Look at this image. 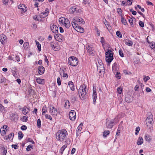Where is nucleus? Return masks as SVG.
Instances as JSON below:
<instances>
[{
  "label": "nucleus",
  "mask_w": 155,
  "mask_h": 155,
  "mask_svg": "<svg viewBox=\"0 0 155 155\" xmlns=\"http://www.w3.org/2000/svg\"><path fill=\"white\" fill-rule=\"evenodd\" d=\"M68 135L67 131L64 129L59 130L56 134L57 139L61 142L63 141Z\"/></svg>",
  "instance_id": "f257e3e1"
},
{
  "label": "nucleus",
  "mask_w": 155,
  "mask_h": 155,
  "mask_svg": "<svg viewBox=\"0 0 155 155\" xmlns=\"http://www.w3.org/2000/svg\"><path fill=\"white\" fill-rule=\"evenodd\" d=\"M88 91L87 88L85 84L81 85L78 90V94L80 97L83 100Z\"/></svg>",
  "instance_id": "f03ea898"
},
{
  "label": "nucleus",
  "mask_w": 155,
  "mask_h": 155,
  "mask_svg": "<svg viewBox=\"0 0 155 155\" xmlns=\"http://www.w3.org/2000/svg\"><path fill=\"white\" fill-rule=\"evenodd\" d=\"M113 49H108L105 53L106 61L109 63H110L114 59L113 52Z\"/></svg>",
  "instance_id": "7ed1b4c3"
},
{
  "label": "nucleus",
  "mask_w": 155,
  "mask_h": 155,
  "mask_svg": "<svg viewBox=\"0 0 155 155\" xmlns=\"http://www.w3.org/2000/svg\"><path fill=\"white\" fill-rule=\"evenodd\" d=\"M148 116L146 119V123L147 126L150 129L153 128V120L152 118L153 116L150 113H149L147 114Z\"/></svg>",
  "instance_id": "20e7f679"
},
{
  "label": "nucleus",
  "mask_w": 155,
  "mask_h": 155,
  "mask_svg": "<svg viewBox=\"0 0 155 155\" xmlns=\"http://www.w3.org/2000/svg\"><path fill=\"white\" fill-rule=\"evenodd\" d=\"M68 64L73 66H75L78 65V59L75 57H69L68 60Z\"/></svg>",
  "instance_id": "39448f33"
},
{
  "label": "nucleus",
  "mask_w": 155,
  "mask_h": 155,
  "mask_svg": "<svg viewBox=\"0 0 155 155\" xmlns=\"http://www.w3.org/2000/svg\"><path fill=\"white\" fill-rule=\"evenodd\" d=\"M118 121V118L117 117L115 118L114 121H107L106 123V127L108 128H111L114 124H116Z\"/></svg>",
  "instance_id": "423d86ee"
},
{
  "label": "nucleus",
  "mask_w": 155,
  "mask_h": 155,
  "mask_svg": "<svg viewBox=\"0 0 155 155\" xmlns=\"http://www.w3.org/2000/svg\"><path fill=\"white\" fill-rule=\"evenodd\" d=\"M49 113L51 115L54 116L57 115L58 113L57 110L54 107L50 106L49 107Z\"/></svg>",
  "instance_id": "0eeeda50"
},
{
  "label": "nucleus",
  "mask_w": 155,
  "mask_h": 155,
  "mask_svg": "<svg viewBox=\"0 0 155 155\" xmlns=\"http://www.w3.org/2000/svg\"><path fill=\"white\" fill-rule=\"evenodd\" d=\"M97 69L98 72L99 73L104 72V66L102 62H100V63H99V64L97 65Z\"/></svg>",
  "instance_id": "6e6552de"
},
{
  "label": "nucleus",
  "mask_w": 155,
  "mask_h": 155,
  "mask_svg": "<svg viewBox=\"0 0 155 155\" xmlns=\"http://www.w3.org/2000/svg\"><path fill=\"white\" fill-rule=\"evenodd\" d=\"M86 49L88 53H89L90 55L93 56L95 54V51L93 47L88 45L86 47Z\"/></svg>",
  "instance_id": "1a4fd4ad"
},
{
  "label": "nucleus",
  "mask_w": 155,
  "mask_h": 155,
  "mask_svg": "<svg viewBox=\"0 0 155 155\" xmlns=\"http://www.w3.org/2000/svg\"><path fill=\"white\" fill-rule=\"evenodd\" d=\"M69 115L70 119L72 121L74 120L76 118V112L74 110H71L69 113Z\"/></svg>",
  "instance_id": "9d476101"
},
{
  "label": "nucleus",
  "mask_w": 155,
  "mask_h": 155,
  "mask_svg": "<svg viewBox=\"0 0 155 155\" xmlns=\"http://www.w3.org/2000/svg\"><path fill=\"white\" fill-rule=\"evenodd\" d=\"M18 8L21 10V13H24L26 12L27 9L25 5L23 4H20L18 6Z\"/></svg>",
  "instance_id": "9b49d317"
},
{
  "label": "nucleus",
  "mask_w": 155,
  "mask_h": 155,
  "mask_svg": "<svg viewBox=\"0 0 155 155\" xmlns=\"http://www.w3.org/2000/svg\"><path fill=\"white\" fill-rule=\"evenodd\" d=\"M74 21L77 22H79L81 24L83 25L85 23L84 20L81 18L78 17H75L74 18Z\"/></svg>",
  "instance_id": "f8f14e48"
},
{
  "label": "nucleus",
  "mask_w": 155,
  "mask_h": 155,
  "mask_svg": "<svg viewBox=\"0 0 155 155\" xmlns=\"http://www.w3.org/2000/svg\"><path fill=\"white\" fill-rule=\"evenodd\" d=\"M51 29L52 32L54 33H57L58 32V27L56 25L51 24L50 25Z\"/></svg>",
  "instance_id": "ddd939ff"
},
{
  "label": "nucleus",
  "mask_w": 155,
  "mask_h": 155,
  "mask_svg": "<svg viewBox=\"0 0 155 155\" xmlns=\"http://www.w3.org/2000/svg\"><path fill=\"white\" fill-rule=\"evenodd\" d=\"M12 72L13 76L15 78H18L19 75L17 72V69L16 67H12Z\"/></svg>",
  "instance_id": "4468645a"
},
{
  "label": "nucleus",
  "mask_w": 155,
  "mask_h": 155,
  "mask_svg": "<svg viewBox=\"0 0 155 155\" xmlns=\"http://www.w3.org/2000/svg\"><path fill=\"white\" fill-rule=\"evenodd\" d=\"M97 94L96 92V88L93 87V99L94 104L96 102L97 98Z\"/></svg>",
  "instance_id": "2eb2a0df"
},
{
  "label": "nucleus",
  "mask_w": 155,
  "mask_h": 155,
  "mask_svg": "<svg viewBox=\"0 0 155 155\" xmlns=\"http://www.w3.org/2000/svg\"><path fill=\"white\" fill-rule=\"evenodd\" d=\"M83 125V124L82 123H81L77 128L76 132V134L77 137L79 136V135L80 134V132L81 131Z\"/></svg>",
  "instance_id": "dca6fc26"
},
{
  "label": "nucleus",
  "mask_w": 155,
  "mask_h": 155,
  "mask_svg": "<svg viewBox=\"0 0 155 155\" xmlns=\"http://www.w3.org/2000/svg\"><path fill=\"white\" fill-rule=\"evenodd\" d=\"M20 110L22 111V113L24 115H26L29 112L30 110L26 106L24 107L23 108H21Z\"/></svg>",
  "instance_id": "f3484780"
},
{
  "label": "nucleus",
  "mask_w": 155,
  "mask_h": 155,
  "mask_svg": "<svg viewBox=\"0 0 155 155\" xmlns=\"http://www.w3.org/2000/svg\"><path fill=\"white\" fill-rule=\"evenodd\" d=\"M124 41L125 42V44L127 46L131 47L133 45V41L129 39L125 38Z\"/></svg>",
  "instance_id": "a211bd4d"
},
{
  "label": "nucleus",
  "mask_w": 155,
  "mask_h": 155,
  "mask_svg": "<svg viewBox=\"0 0 155 155\" xmlns=\"http://www.w3.org/2000/svg\"><path fill=\"white\" fill-rule=\"evenodd\" d=\"M54 37L55 39L57 41H61L63 40L62 35L59 34H58L55 35Z\"/></svg>",
  "instance_id": "6ab92c4d"
},
{
  "label": "nucleus",
  "mask_w": 155,
  "mask_h": 155,
  "mask_svg": "<svg viewBox=\"0 0 155 155\" xmlns=\"http://www.w3.org/2000/svg\"><path fill=\"white\" fill-rule=\"evenodd\" d=\"M38 72L39 74L41 75L43 74L45 71V68L42 66H39L38 68Z\"/></svg>",
  "instance_id": "aec40b11"
},
{
  "label": "nucleus",
  "mask_w": 155,
  "mask_h": 155,
  "mask_svg": "<svg viewBox=\"0 0 155 155\" xmlns=\"http://www.w3.org/2000/svg\"><path fill=\"white\" fill-rule=\"evenodd\" d=\"M62 25L64 26L66 28H68L70 26V22L68 20L67 18H66L65 20L64 21Z\"/></svg>",
  "instance_id": "412c9836"
},
{
  "label": "nucleus",
  "mask_w": 155,
  "mask_h": 155,
  "mask_svg": "<svg viewBox=\"0 0 155 155\" xmlns=\"http://www.w3.org/2000/svg\"><path fill=\"white\" fill-rule=\"evenodd\" d=\"M77 8L75 6H73L70 8L69 11L71 13H77Z\"/></svg>",
  "instance_id": "4be33fe9"
},
{
  "label": "nucleus",
  "mask_w": 155,
  "mask_h": 155,
  "mask_svg": "<svg viewBox=\"0 0 155 155\" xmlns=\"http://www.w3.org/2000/svg\"><path fill=\"white\" fill-rule=\"evenodd\" d=\"M6 37L4 35L2 34L0 36V41L3 44L4 41L6 40Z\"/></svg>",
  "instance_id": "5701e85b"
},
{
  "label": "nucleus",
  "mask_w": 155,
  "mask_h": 155,
  "mask_svg": "<svg viewBox=\"0 0 155 155\" xmlns=\"http://www.w3.org/2000/svg\"><path fill=\"white\" fill-rule=\"evenodd\" d=\"M143 139L142 137H139L137 142V144L138 145L142 144L143 143Z\"/></svg>",
  "instance_id": "b1692460"
},
{
  "label": "nucleus",
  "mask_w": 155,
  "mask_h": 155,
  "mask_svg": "<svg viewBox=\"0 0 155 155\" xmlns=\"http://www.w3.org/2000/svg\"><path fill=\"white\" fill-rule=\"evenodd\" d=\"M68 84L71 89L72 91H74L75 90V88L74 87V85L73 83L71 81H69Z\"/></svg>",
  "instance_id": "393cba45"
},
{
  "label": "nucleus",
  "mask_w": 155,
  "mask_h": 155,
  "mask_svg": "<svg viewBox=\"0 0 155 155\" xmlns=\"http://www.w3.org/2000/svg\"><path fill=\"white\" fill-rule=\"evenodd\" d=\"M36 80L37 82L39 84H43L45 83L44 79H41L39 78H37L36 79Z\"/></svg>",
  "instance_id": "a878e982"
},
{
  "label": "nucleus",
  "mask_w": 155,
  "mask_h": 155,
  "mask_svg": "<svg viewBox=\"0 0 155 155\" xmlns=\"http://www.w3.org/2000/svg\"><path fill=\"white\" fill-rule=\"evenodd\" d=\"M70 106V103L68 100H65L64 107L66 109H69Z\"/></svg>",
  "instance_id": "bb28decb"
},
{
  "label": "nucleus",
  "mask_w": 155,
  "mask_h": 155,
  "mask_svg": "<svg viewBox=\"0 0 155 155\" xmlns=\"http://www.w3.org/2000/svg\"><path fill=\"white\" fill-rule=\"evenodd\" d=\"M144 139L146 141L148 142L152 140L151 136L148 134H146L145 135Z\"/></svg>",
  "instance_id": "cd10ccee"
},
{
  "label": "nucleus",
  "mask_w": 155,
  "mask_h": 155,
  "mask_svg": "<svg viewBox=\"0 0 155 155\" xmlns=\"http://www.w3.org/2000/svg\"><path fill=\"white\" fill-rule=\"evenodd\" d=\"M75 29L78 32H79L83 33L84 31V28L79 26H78L77 28Z\"/></svg>",
  "instance_id": "c85d7f7f"
},
{
  "label": "nucleus",
  "mask_w": 155,
  "mask_h": 155,
  "mask_svg": "<svg viewBox=\"0 0 155 155\" xmlns=\"http://www.w3.org/2000/svg\"><path fill=\"white\" fill-rule=\"evenodd\" d=\"M14 136V133H11L8 136H6V139H11L12 140Z\"/></svg>",
  "instance_id": "c756f323"
},
{
  "label": "nucleus",
  "mask_w": 155,
  "mask_h": 155,
  "mask_svg": "<svg viewBox=\"0 0 155 155\" xmlns=\"http://www.w3.org/2000/svg\"><path fill=\"white\" fill-rule=\"evenodd\" d=\"M125 100L127 102H131L132 100V97L131 96L129 95L126 97Z\"/></svg>",
  "instance_id": "7c9ffc66"
},
{
  "label": "nucleus",
  "mask_w": 155,
  "mask_h": 155,
  "mask_svg": "<svg viewBox=\"0 0 155 155\" xmlns=\"http://www.w3.org/2000/svg\"><path fill=\"white\" fill-rule=\"evenodd\" d=\"M67 144H65L63 145L60 150V152L61 154H62L64 149L67 147Z\"/></svg>",
  "instance_id": "2f4dec72"
},
{
  "label": "nucleus",
  "mask_w": 155,
  "mask_h": 155,
  "mask_svg": "<svg viewBox=\"0 0 155 155\" xmlns=\"http://www.w3.org/2000/svg\"><path fill=\"white\" fill-rule=\"evenodd\" d=\"M24 136L23 134L21 131H20L18 133V138L19 140L21 139Z\"/></svg>",
  "instance_id": "473e14b6"
},
{
  "label": "nucleus",
  "mask_w": 155,
  "mask_h": 155,
  "mask_svg": "<svg viewBox=\"0 0 155 155\" xmlns=\"http://www.w3.org/2000/svg\"><path fill=\"white\" fill-rule=\"evenodd\" d=\"M2 155H6L7 152V149H5L4 147H3L2 148Z\"/></svg>",
  "instance_id": "72a5a7b5"
},
{
  "label": "nucleus",
  "mask_w": 155,
  "mask_h": 155,
  "mask_svg": "<svg viewBox=\"0 0 155 155\" xmlns=\"http://www.w3.org/2000/svg\"><path fill=\"white\" fill-rule=\"evenodd\" d=\"M35 42L38 51H41V45L37 41H35Z\"/></svg>",
  "instance_id": "f704fd0d"
},
{
  "label": "nucleus",
  "mask_w": 155,
  "mask_h": 155,
  "mask_svg": "<svg viewBox=\"0 0 155 155\" xmlns=\"http://www.w3.org/2000/svg\"><path fill=\"white\" fill-rule=\"evenodd\" d=\"M110 134V131L109 130H105L104 131L103 136L104 137H106L107 136Z\"/></svg>",
  "instance_id": "c9c22d12"
},
{
  "label": "nucleus",
  "mask_w": 155,
  "mask_h": 155,
  "mask_svg": "<svg viewBox=\"0 0 155 155\" xmlns=\"http://www.w3.org/2000/svg\"><path fill=\"white\" fill-rule=\"evenodd\" d=\"M51 46L53 48V50L54 51H58L59 50V48H57V49H55L56 47L54 46L53 42H51Z\"/></svg>",
  "instance_id": "e433bc0d"
},
{
  "label": "nucleus",
  "mask_w": 155,
  "mask_h": 155,
  "mask_svg": "<svg viewBox=\"0 0 155 155\" xmlns=\"http://www.w3.org/2000/svg\"><path fill=\"white\" fill-rule=\"evenodd\" d=\"M26 140L27 142H30L32 144L34 143V142L31 138L27 137L26 139Z\"/></svg>",
  "instance_id": "4c0bfd02"
},
{
  "label": "nucleus",
  "mask_w": 155,
  "mask_h": 155,
  "mask_svg": "<svg viewBox=\"0 0 155 155\" xmlns=\"http://www.w3.org/2000/svg\"><path fill=\"white\" fill-rule=\"evenodd\" d=\"M71 25L73 28L75 29L77 28V27L78 26L77 24L75 22V21H73L71 23Z\"/></svg>",
  "instance_id": "58836bf2"
},
{
  "label": "nucleus",
  "mask_w": 155,
  "mask_h": 155,
  "mask_svg": "<svg viewBox=\"0 0 155 155\" xmlns=\"http://www.w3.org/2000/svg\"><path fill=\"white\" fill-rule=\"evenodd\" d=\"M66 18H60L59 19V22L60 23V24H63L64 21L65 20Z\"/></svg>",
  "instance_id": "ea45409f"
},
{
  "label": "nucleus",
  "mask_w": 155,
  "mask_h": 155,
  "mask_svg": "<svg viewBox=\"0 0 155 155\" xmlns=\"http://www.w3.org/2000/svg\"><path fill=\"white\" fill-rule=\"evenodd\" d=\"M47 111V108L45 105H44L42 109V114L43 115L44 114L46 113Z\"/></svg>",
  "instance_id": "a19ab883"
},
{
  "label": "nucleus",
  "mask_w": 155,
  "mask_h": 155,
  "mask_svg": "<svg viewBox=\"0 0 155 155\" xmlns=\"http://www.w3.org/2000/svg\"><path fill=\"white\" fill-rule=\"evenodd\" d=\"M121 22L124 25H126L127 24L126 19L123 17H122L121 18Z\"/></svg>",
  "instance_id": "79ce46f5"
},
{
  "label": "nucleus",
  "mask_w": 155,
  "mask_h": 155,
  "mask_svg": "<svg viewBox=\"0 0 155 155\" xmlns=\"http://www.w3.org/2000/svg\"><path fill=\"white\" fill-rule=\"evenodd\" d=\"M150 47L152 48L153 49L155 48V43L153 42H152L150 43Z\"/></svg>",
  "instance_id": "37998d69"
},
{
  "label": "nucleus",
  "mask_w": 155,
  "mask_h": 155,
  "mask_svg": "<svg viewBox=\"0 0 155 155\" xmlns=\"http://www.w3.org/2000/svg\"><path fill=\"white\" fill-rule=\"evenodd\" d=\"M117 64L116 63H115L113 64L112 66V70L113 71H116L117 70Z\"/></svg>",
  "instance_id": "c03bdc74"
},
{
  "label": "nucleus",
  "mask_w": 155,
  "mask_h": 155,
  "mask_svg": "<svg viewBox=\"0 0 155 155\" xmlns=\"http://www.w3.org/2000/svg\"><path fill=\"white\" fill-rule=\"evenodd\" d=\"M47 16V15H45V14L44 12L41 13L40 14V16L41 18H44Z\"/></svg>",
  "instance_id": "a18cd8bd"
},
{
  "label": "nucleus",
  "mask_w": 155,
  "mask_h": 155,
  "mask_svg": "<svg viewBox=\"0 0 155 155\" xmlns=\"http://www.w3.org/2000/svg\"><path fill=\"white\" fill-rule=\"evenodd\" d=\"M116 35L119 38H122V35L121 33L119 31H117L116 33Z\"/></svg>",
  "instance_id": "49530a36"
},
{
  "label": "nucleus",
  "mask_w": 155,
  "mask_h": 155,
  "mask_svg": "<svg viewBox=\"0 0 155 155\" xmlns=\"http://www.w3.org/2000/svg\"><path fill=\"white\" fill-rule=\"evenodd\" d=\"M122 89L120 87H118L117 88V92L119 94H121L122 92Z\"/></svg>",
  "instance_id": "de8ad7c7"
},
{
  "label": "nucleus",
  "mask_w": 155,
  "mask_h": 155,
  "mask_svg": "<svg viewBox=\"0 0 155 155\" xmlns=\"http://www.w3.org/2000/svg\"><path fill=\"white\" fill-rule=\"evenodd\" d=\"M5 110V107L2 104H0V111L3 112Z\"/></svg>",
  "instance_id": "09e8293b"
},
{
  "label": "nucleus",
  "mask_w": 155,
  "mask_h": 155,
  "mask_svg": "<svg viewBox=\"0 0 155 155\" xmlns=\"http://www.w3.org/2000/svg\"><path fill=\"white\" fill-rule=\"evenodd\" d=\"M119 55L121 57H124V54H123V51L121 49H120V50H119Z\"/></svg>",
  "instance_id": "8fccbe9b"
},
{
  "label": "nucleus",
  "mask_w": 155,
  "mask_h": 155,
  "mask_svg": "<svg viewBox=\"0 0 155 155\" xmlns=\"http://www.w3.org/2000/svg\"><path fill=\"white\" fill-rule=\"evenodd\" d=\"M1 132L2 135H4L6 134V130L4 129L1 130V128L0 130Z\"/></svg>",
  "instance_id": "3c124183"
},
{
  "label": "nucleus",
  "mask_w": 155,
  "mask_h": 155,
  "mask_svg": "<svg viewBox=\"0 0 155 155\" xmlns=\"http://www.w3.org/2000/svg\"><path fill=\"white\" fill-rule=\"evenodd\" d=\"M133 2V0H128L127 2L126 5H132Z\"/></svg>",
  "instance_id": "603ef678"
},
{
  "label": "nucleus",
  "mask_w": 155,
  "mask_h": 155,
  "mask_svg": "<svg viewBox=\"0 0 155 155\" xmlns=\"http://www.w3.org/2000/svg\"><path fill=\"white\" fill-rule=\"evenodd\" d=\"M116 77L118 79H120L121 78L120 73L118 72H117L116 74Z\"/></svg>",
  "instance_id": "864d4df0"
},
{
  "label": "nucleus",
  "mask_w": 155,
  "mask_h": 155,
  "mask_svg": "<svg viewBox=\"0 0 155 155\" xmlns=\"http://www.w3.org/2000/svg\"><path fill=\"white\" fill-rule=\"evenodd\" d=\"M29 43L28 42H25L23 45V47L25 48H28Z\"/></svg>",
  "instance_id": "5fc2aeb1"
},
{
  "label": "nucleus",
  "mask_w": 155,
  "mask_h": 155,
  "mask_svg": "<svg viewBox=\"0 0 155 155\" xmlns=\"http://www.w3.org/2000/svg\"><path fill=\"white\" fill-rule=\"evenodd\" d=\"M134 18H130L129 20V22L131 26H133V19Z\"/></svg>",
  "instance_id": "6e6d98bb"
},
{
  "label": "nucleus",
  "mask_w": 155,
  "mask_h": 155,
  "mask_svg": "<svg viewBox=\"0 0 155 155\" xmlns=\"http://www.w3.org/2000/svg\"><path fill=\"white\" fill-rule=\"evenodd\" d=\"M37 126L39 128H40L41 126V121L40 119H38L37 120Z\"/></svg>",
  "instance_id": "4d7b16f0"
},
{
  "label": "nucleus",
  "mask_w": 155,
  "mask_h": 155,
  "mask_svg": "<svg viewBox=\"0 0 155 155\" xmlns=\"http://www.w3.org/2000/svg\"><path fill=\"white\" fill-rule=\"evenodd\" d=\"M8 129V127L6 125H3V127H1V130L4 129L7 131Z\"/></svg>",
  "instance_id": "13d9d810"
},
{
  "label": "nucleus",
  "mask_w": 155,
  "mask_h": 155,
  "mask_svg": "<svg viewBox=\"0 0 155 155\" xmlns=\"http://www.w3.org/2000/svg\"><path fill=\"white\" fill-rule=\"evenodd\" d=\"M117 13L120 15H121L122 14V10L121 8H118L117 9Z\"/></svg>",
  "instance_id": "bf43d9fd"
},
{
  "label": "nucleus",
  "mask_w": 155,
  "mask_h": 155,
  "mask_svg": "<svg viewBox=\"0 0 155 155\" xmlns=\"http://www.w3.org/2000/svg\"><path fill=\"white\" fill-rule=\"evenodd\" d=\"M150 79V77L147 76H144V78H143V81L145 82H146L148 80H149Z\"/></svg>",
  "instance_id": "052dcab7"
},
{
  "label": "nucleus",
  "mask_w": 155,
  "mask_h": 155,
  "mask_svg": "<svg viewBox=\"0 0 155 155\" xmlns=\"http://www.w3.org/2000/svg\"><path fill=\"white\" fill-rule=\"evenodd\" d=\"M57 83L58 85L59 86L61 84V82L60 78H58L57 79Z\"/></svg>",
  "instance_id": "680f3d73"
},
{
  "label": "nucleus",
  "mask_w": 155,
  "mask_h": 155,
  "mask_svg": "<svg viewBox=\"0 0 155 155\" xmlns=\"http://www.w3.org/2000/svg\"><path fill=\"white\" fill-rule=\"evenodd\" d=\"M33 19L36 21H39L40 19H39L38 16L37 15H35L33 17Z\"/></svg>",
  "instance_id": "e2e57ef3"
},
{
  "label": "nucleus",
  "mask_w": 155,
  "mask_h": 155,
  "mask_svg": "<svg viewBox=\"0 0 155 155\" xmlns=\"http://www.w3.org/2000/svg\"><path fill=\"white\" fill-rule=\"evenodd\" d=\"M45 117L46 119H50V120H51L52 119L51 116L50 115H48V114H46Z\"/></svg>",
  "instance_id": "0e129e2a"
},
{
  "label": "nucleus",
  "mask_w": 155,
  "mask_h": 155,
  "mask_svg": "<svg viewBox=\"0 0 155 155\" xmlns=\"http://www.w3.org/2000/svg\"><path fill=\"white\" fill-rule=\"evenodd\" d=\"M140 130V127H136V132H135V134L137 135L139 133V132Z\"/></svg>",
  "instance_id": "69168bd1"
},
{
  "label": "nucleus",
  "mask_w": 155,
  "mask_h": 155,
  "mask_svg": "<svg viewBox=\"0 0 155 155\" xmlns=\"http://www.w3.org/2000/svg\"><path fill=\"white\" fill-rule=\"evenodd\" d=\"M139 24L140 26L142 27L143 28L144 27V23L142 21H140L139 22Z\"/></svg>",
  "instance_id": "338daca9"
},
{
  "label": "nucleus",
  "mask_w": 155,
  "mask_h": 155,
  "mask_svg": "<svg viewBox=\"0 0 155 155\" xmlns=\"http://www.w3.org/2000/svg\"><path fill=\"white\" fill-rule=\"evenodd\" d=\"M28 117L23 116L22 118V120L23 121L26 122L28 120Z\"/></svg>",
  "instance_id": "774afa93"
}]
</instances>
